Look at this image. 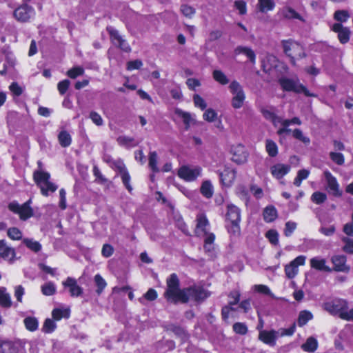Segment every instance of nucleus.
I'll use <instances>...</instances> for the list:
<instances>
[{
  "instance_id": "f257e3e1",
  "label": "nucleus",
  "mask_w": 353,
  "mask_h": 353,
  "mask_svg": "<svg viewBox=\"0 0 353 353\" xmlns=\"http://www.w3.org/2000/svg\"><path fill=\"white\" fill-rule=\"evenodd\" d=\"M166 285L167 288L164 292V297L168 302L173 303L178 302L187 303L186 288L180 289L179 279L175 273H172L167 279Z\"/></svg>"
},
{
  "instance_id": "f03ea898",
  "label": "nucleus",
  "mask_w": 353,
  "mask_h": 353,
  "mask_svg": "<svg viewBox=\"0 0 353 353\" xmlns=\"http://www.w3.org/2000/svg\"><path fill=\"white\" fill-rule=\"evenodd\" d=\"M50 174L45 171L34 170L33 179L37 185L40 188L43 196H48L50 193L54 192L58 186L50 181Z\"/></svg>"
},
{
  "instance_id": "7ed1b4c3",
  "label": "nucleus",
  "mask_w": 353,
  "mask_h": 353,
  "mask_svg": "<svg viewBox=\"0 0 353 353\" xmlns=\"http://www.w3.org/2000/svg\"><path fill=\"white\" fill-rule=\"evenodd\" d=\"M279 83L284 91L303 93L307 97H316V94L311 93L306 87L300 83L298 79L282 77L279 79Z\"/></svg>"
},
{
  "instance_id": "20e7f679",
  "label": "nucleus",
  "mask_w": 353,
  "mask_h": 353,
  "mask_svg": "<svg viewBox=\"0 0 353 353\" xmlns=\"http://www.w3.org/2000/svg\"><path fill=\"white\" fill-rule=\"evenodd\" d=\"M282 46L285 54L290 58V62L295 65V59H301L305 56L302 46L292 40L282 41Z\"/></svg>"
},
{
  "instance_id": "39448f33",
  "label": "nucleus",
  "mask_w": 353,
  "mask_h": 353,
  "mask_svg": "<svg viewBox=\"0 0 353 353\" xmlns=\"http://www.w3.org/2000/svg\"><path fill=\"white\" fill-rule=\"evenodd\" d=\"M324 309L333 316H337L342 319L343 314L349 309V303L343 299H335L330 302L325 303Z\"/></svg>"
},
{
  "instance_id": "423d86ee",
  "label": "nucleus",
  "mask_w": 353,
  "mask_h": 353,
  "mask_svg": "<svg viewBox=\"0 0 353 353\" xmlns=\"http://www.w3.org/2000/svg\"><path fill=\"white\" fill-rule=\"evenodd\" d=\"M229 90L232 94V105L235 109H239L243 106L245 99V94L241 85L236 81H232L230 85Z\"/></svg>"
},
{
  "instance_id": "0eeeda50",
  "label": "nucleus",
  "mask_w": 353,
  "mask_h": 353,
  "mask_svg": "<svg viewBox=\"0 0 353 353\" xmlns=\"http://www.w3.org/2000/svg\"><path fill=\"white\" fill-rule=\"evenodd\" d=\"M226 218L232 223L229 232L234 234H239L240 231L239 223L241 221L240 209L233 204L228 205Z\"/></svg>"
},
{
  "instance_id": "6e6552de",
  "label": "nucleus",
  "mask_w": 353,
  "mask_h": 353,
  "mask_svg": "<svg viewBox=\"0 0 353 353\" xmlns=\"http://www.w3.org/2000/svg\"><path fill=\"white\" fill-rule=\"evenodd\" d=\"M31 200H28L23 205H19L17 201L9 203L8 209L15 214L19 215L21 220H27L33 216V210L30 207Z\"/></svg>"
},
{
  "instance_id": "1a4fd4ad",
  "label": "nucleus",
  "mask_w": 353,
  "mask_h": 353,
  "mask_svg": "<svg viewBox=\"0 0 353 353\" xmlns=\"http://www.w3.org/2000/svg\"><path fill=\"white\" fill-rule=\"evenodd\" d=\"M187 302L190 300L203 301L210 296V292L201 286H192L186 288Z\"/></svg>"
},
{
  "instance_id": "9d476101",
  "label": "nucleus",
  "mask_w": 353,
  "mask_h": 353,
  "mask_svg": "<svg viewBox=\"0 0 353 353\" xmlns=\"http://www.w3.org/2000/svg\"><path fill=\"white\" fill-rule=\"evenodd\" d=\"M107 31L110 34L111 41L112 43L119 48L121 50L125 52L131 51L130 46L122 36L119 34V31L113 27H108Z\"/></svg>"
},
{
  "instance_id": "9b49d317",
  "label": "nucleus",
  "mask_w": 353,
  "mask_h": 353,
  "mask_svg": "<svg viewBox=\"0 0 353 353\" xmlns=\"http://www.w3.org/2000/svg\"><path fill=\"white\" fill-rule=\"evenodd\" d=\"M201 168L199 166H182L178 171V175L187 181H194L201 174Z\"/></svg>"
},
{
  "instance_id": "f8f14e48",
  "label": "nucleus",
  "mask_w": 353,
  "mask_h": 353,
  "mask_svg": "<svg viewBox=\"0 0 353 353\" xmlns=\"http://www.w3.org/2000/svg\"><path fill=\"white\" fill-rule=\"evenodd\" d=\"M13 14L18 21L27 22L34 15V9L32 6L25 3L18 7L14 11Z\"/></svg>"
},
{
  "instance_id": "ddd939ff",
  "label": "nucleus",
  "mask_w": 353,
  "mask_h": 353,
  "mask_svg": "<svg viewBox=\"0 0 353 353\" xmlns=\"http://www.w3.org/2000/svg\"><path fill=\"white\" fill-rule=\"evenodd\" d=\"M323 174L327 183L326 189L328 192L336 197L341 196L342 192L339 188V184L336 177L328 170H325Z\"/></svg>"
},
{
  "instance_id": "4468645a",
  "label": "nucleus",
  "mask_w": 353,
  "mask_h": 353,
  "mask_svg": "<svg viewBox=\"0 0 353 353\" xmlns=\"http://www.w3.org/2000/svg\"><path fill=\"white\" fill-rule=\"evenodd\" d=\"M306 257L303 255H300L292 261L288 265L285 267V272L288 279L294 278L298 273L299 266L303 265L305 262Z\"/></svg>"
},
{
  "instance_id": "2eb2a0df",
  "label": "nucleus",
  "mask_w": 353,
  "mask_h": 353,
  "mask_svg": "<svg viewBox=\"0 0 353 353\" xmlns=\"http://www.w3.org/2000/svg\"><path fill=\"white\" fill-rule=\"evenodd\" d=\"M331 262L333 264L332 271L348 273L350 270L345 255H334L331 257Z\"/></svg>"
},
{
  "instance_id": "dca6fc26",
  "label": "nucleus",
  "mask_w": 353,
  "mask_h": 353,
  "mask_svg": "<svg viewBox=\"0 0 353 353\" xmlns=\"http://www.w3.org/2000/svg\"><path fill=\"white\" fill-rule=\"evenodd\" d=\"M331 30L338 34V39L341 43L345 44L350 41L351 31L349 28L345 27L341 23H334Z\"/></svg>"
},
{
  "instance_id": "f3484780",
  "label": "nucleus",
  "mask_w": 353,
  "mask_h": 353,
  "mask_svg": "<svg viewBox=\"0 0 353 353\" xmlns=\"http://www.w3.org/2000/svg\"><path fill=\"white\" fill-rule=\"evenodd\" d=\"M15 256V250L8 245L5 240H0V259L11 263L14 260Z\"/></svg>"
},
{
  "instance_id": "a211bd4d",
  "label": "nucleus",
  "mask_w": 353,
  "mask_h": 353,
  "mask_svg": "<svg viewBox=\"0 0 353 353\" xmlns=\"http://www.w3.org/2000/svg\"><path fill=\"white\" fill-rule=\"evenodd\" d=\"M62 285L64 288H68L71 296L77 297L83 294V288L77 284L75 279L68 277L63 281Z\"/></svg>"
},
{
  "instance_id": "6ab92c4d",
  "label": "nucleus",
  "mask_w": 353,
  "mask_h": 353,
  "mask_svg": "<svg viewBox=\"0 0 353 353\" xmlns=\"http://www.w3.org/2000/svg\"><path fill=\"white\" fill-rule=\"evenodd\" d=\"M279 336V332L274 330H261L259 334V339L264 343L270 346H274L276 343V340Z\"/></svg>"
},
{
  "instance_id": "aec40b11",
  "label": "nucleus",
  "mask_w": 353,
  "mask_h": 353,
  "mask_svg": "<svg viewBox=\"0 0 353 353\" xmlns=\"http://www.w3.org/2000/svg\"><path fill=\"white\" fill-rule=\"evenodd\" d=\"M209 226V222L203 214H199L196 217V225L195 228V234L198 236H203L204 234H207L208 229Z\"/></svg>"
},
{
  "instance_id": "412c9836",
  "label": "nucleus",
  "mask_w": 353,
  "mask_h": 353,
  "mask_svg": "<svg viewBox=\"0 0 353 353\" xmlns=\"http://www.w3.org/2000/svg\"><path fill=\"white\" fill-rule=\"evenodd\" d=\"M290 170V166L287 164L277 163L270 168V172L272 175L277 179H282Z\"/></svg>"
},
{
  "instance_id": "4be33fe9",
  "label": "nucleus",
  "mask_w": 353,
  "mask_h": 353,
  "mask_svg": "<svg viewBox=\"0 0 353 353\" xmlns=\"http://www.w3.org/2000/svg\"><path fill=\"white\" fill-rule=\"evenodd\" d=\"M312 268L319 271H324L327 272H332V269L326 265V260L320 256L313 257L310 261Z\"/></svg>"
},
{
  "instance_id": "5701e85b",
  "label": "nucleus",
  "mask_w": 353,
  "mask_h": 353,
  "mask_svg": "<svg viewBox=\"0 0 353 353\" xmlns=\"http://www.w3.org/2000/svg\"><path fill=\"white\" fill-rule=\"evenodd\" d=\"M232 160L240 164L246 161L247 153L245 151V148L243 145H239L232 149Z\"/></svg>"
},
{
  "instance_id": "b1692460",
  "label": "nucleus",
  "mask_w": 353,
  "mask_h": 353,
  "mask_svg": "<svg viewBox=\"0 0 353 353\" xmlns=\"http://www.w3.org/2000/svg\"><path fill=\"white\" fill-rule=\"evenodd\" d=\"M176 114L182 119L184 125L185 129L188 130L190 125L195 123L194 115L191 114L188 112L183 111L182 110L177 109L175 111Z\"/></svg>"
},
{
  "instance_id": "393cba45",
  "label": "nucleus",
  "mask_w": 353,
  "mask_h": 353,
  "mask_svg": "<svg viewBox=\"0 0 353 353\" xmlns=\"http://www.w3.org/2000/svg\"><path fill=\"white\" fill-rule=\"evenodd\" d=\"M220 181L223 185L230 186L236 177V172L234 170L226 169L219 173Z\"/></svg>"
},
{
  "instance_id": "a878e982",
  "label": "nucleus",
  "mask_w": 353,
  "mask_h": 353,
  "mask_svg": "<svg viewBox=\"0 0 353 353\" xmlns=\"http://www.w3.org/2000/svg\"><path fill=\"white\" fill-rule=\"evenodd\" d=\"M278 14L288 19H296L302 20L301 16L295 10L289 6H285L280 9Z\"/></svg>"
},
{
  "instance_id": "bb28decb",
  "label": "nucleus",
  "mask_w": 353,
  "mask_h": 353,
  "mask_svg": "<svg viewBox=\"0 0 353 353\" xmlns=\"http://www.w3.org/2000/svg\"><path fill=\"white\" fill-rule=\"evenodd\" d=\"M234 52L236 54H245L252 64H254L256 62V54L249 47L239 46L236 48Z\"/></svg>"
},
{
  "instance_id": "cd10ccee",
  "label": "nucleus",
  "mask_w": 353,
  "mask_h": 353,
  "mask_svg": "<svg viewBox=\"0 0 353 353\" xmlns=\"http://www.w3.org/2000/svg\"><path fill=\"white\" fill-rule=\"evenodd\" d=\"M12 305V302L10 294L7 292L5 287H0V306L4 308H9Z\"/></svg>"
},
{
  "instance_id": "c85d7f7f",
  "label": "nucleus",
  "mask_w": 353,
  "mask_h": 353,
  "mask_svg": "<svg viewBox=\"0 0 353 353\" xmlns=\"http://www.w3.org/2000/svg\"><path fill=\"white\" fill-rule=\"evenodd\" d=\"M200 192L206 199H210L212 197L214 194V188L210 180L203 181L200 188Z\"/></svg>"
},
{
  "instance_id": "c756f323",
  "label": "nucleus",
  "mask_w": 353,
  "mask_h": 353,
  "mask_svg": "<svg viewBox=\"0 0 353 353\" xmlns=\"http://www.w3.org/2000/svg\"><path fill=\"white\" fill-rule=\"evenodd\" d=\"M277 216V210L273 205L267 206L263 210V219L267 223L274 221Z\"/></svg>"
},
{
  "instance_id": "7c9ffc66",
  "label": "nucleus",
  "mask_w": 353,
  "mask_h": 353,
  "mask_svg": "<svg viewBox=\"0 0 353 353\" xmlns=\"http://www.w3.org/2000/svg\"><path fill=\"white\" fill-rule=\"evenodd\" d=\"M70 310L68 308H55L52 312V316L54 321H60L61 319H68Z\"/></svg>"
},
{
  "instance_id": "2f4dec72",
  "label": "nucleus",
  "mask_w": 353,
  "mask_h": 353,
  "mask_svg": "<svg viewBox=\"0 0 353 353\" xmlns=\"http://www.w3.org/2000/svg\"><path fill=\"white\" fill-rule=\"evenodd\" d=\"M317 340L313 336L307 338L305 343L301 345V348L307 352H314L317 349Z\"/></svg>"
},
{
  "instance_id": "473e14b6",
  "label": "nucleus",
  "mask_w": 353,
  "mask_h": 353,
  "mask_svg": "<svg viewBox=\"0 0 353 353\" xmlns=\"http://www.w3.org/2000/svg\"><path fill=\"white\" fill-rule=\"evenodd\" d=\"M119 145L125 148L137 146L139 143L135 142L134 139L127 136H119L117 139Z\"/></svg>"
},
{
  "instance_id": "72a5a7b5",
  "label": "nucleus",
  "mask_w": 353,
  "mask_h": 353,
  "mask_svg": "<svg viewBox=\"0 0 353 353\" xmlns=\"http://www.w3.org/2000/svg\"><path fill=\"white\" fill-rule=\"evenodd\" d=\"M258 8L261 12H266L274 10L275 3L274 0H258Z\"/></svg>"
},
{
  "instance_id": "f704fd0d",
  "label": "nucleus",
  "mask_w": 353,
  "mask_h": 353,
  "mask_svg": "<svg viewBox=\"0 0 353 353\" xmlns=\"http://www.w3.org/2000/svg\"><path fill=\"white\" fill-rule=\"evenodd\" d=\"M0 352L1 353H17V347L11 341H0Z\"/></svg>"
},
{
  "instance_id": "c9c22d12",
  "label": "nucleus",
  "mask_w": 353,
  "mask_h": 353,
  "mask_svg": "<svg viewBox=\"0 0 353 353\" xmlns=\"http://www.w3.org/2000/svg\"><path fill=\"white\" fill-rule=\"evenodd\" d=\"M58 139L60 145L63 148L68 147L72 142L71 136L65 130H62L59 132Z\"/></svg>"
},
{
  "instance_id": "e433bc0d",
  "label": "nucleus",
  "mask_w": 353,
  "mask_h": 353,
  "mask_svg": "<svg viewBox=\"0 0 353 353\" xmlns=\"http://www.w3.org/2000/svg\"><path fill=\"white\" fill-rule=\"evenodd\" d=\"M265 150L268 155L271 157H275L278 154L277 145L271 139H267L265 141Z\"/></svg>"
},
{
  "instance_id": "4c0bfd02",
  "label": "nucleus",
  "mask_w": 353,
  "mask_h": 353,
  "mask_svg": "<svg viewBox=\"0 0 353 353\" xmlns=\"http://www.w3.org/2000/svg\"><path fill=\"white\" fill-rule=\"evenodd\" d=\"M23 243L28 248L34 252H38L41 250V245L32 239H23Z\"/></svg>"
},
{
  "instance_id": "58836bf2",
  "label": "nucleus",
  "mask_w": 353,
  "mask_h": 353,
  "mask_svg": "<svg viewBox=\"0 0 353 353\" xmlns=\"http://www.w3.org/2000/svg\"><path fill=\"white\" fill-rule=\"evenodd\" d=\"M27 330L33 332L37 330L39 322L35 317L28 316L23 320Z\"/></svg>"
},
{
  "instance_id": "ea45409f",
  "label": "nucleus",
  "mask_w": 353,
  "mask_h": 353,
  "mask_svg": "<svg viewBox=\"0 0 353 353\" xmlns=\"http://www.w3.org/2000/svg\"><path fill=\"white\" fill-rule=\"evenodd\" d=\"M212 75L214 79L221 85H226L229 83V79L221 70H214Z\"/></svg>"
},
{
  "instance_id": "a19ab883",
  "label": "nucleus",
  "mask_w": 353,
  "mask_h": 353,
  "mask_svg": "<svg viewBox=\"0 0 353 353\" xmlns=\"http://www.w3.org/2000/svg\"><path fill=\"white\" fill-rule=\"evenodd\" d=\"M350 18V14L348 11L345 10H336L334 14V19L339 21V23L346 22Z\"/></svg>"
},
{
  "instance_id": "79ce46f5",
  "label": "nucleus",
  "mask_w": 353,
  "mask_h": 353,
  "mask_svg": "<svg viewBox=\"0 0 353 353\" xmlns=\"http://www.w3.org/2000/svg\"><path fill=\"white\" fill-rule=\"evenodd\" d=\"M313 316L309 311H302L300 312L298 318V325L301 327L305 325L310 320L312 319Z\"/></svg>"
},
{
  "instance_id": "37998d69",
  "label": "nucleus",
  "mask_w": 353,
  "mask_h": 353,
  "mask_svg": "<svg viewBox=\"0 0 353 353\" xmlns=\"http://www.w3.org/2000/svg\"><path fill=\"white\" fill-rule=\"evenodd\" d=\"M158 156L155 151L150 152L149 154V167L154 172H158L159 169L157 166Z\"/></svg>"
},
{
  "instance_id": "c03bdc74",
  "label": "nucleus",
  "mask_w": 353,
  "mask_h": 353,
  "mask_svg": "<svg viewBox=\"0 0 353 353\" xmlns=\"http://www.w3.org/2000/svg\"><path fill=\"white\" fill-rule=\"evenodd\" d=\"M326 199V194L321 192H315L311 196V201L317 205L324 203Z\"/></svg>"
},
{
  "instance_id": "a18cd8bd",
  "label": "nucleus",
  "mask_w": 353,
  "mask_h": 353,
  "mask_svg": "<svg viewBox=\"0 0 353 353\" xmlns=\"http://www.w3.org/2000/svg\"><path fill=\"white\" fill-rule=\"evenodd\" d=\"M57 327V325L54 322V320L47 319L44 321L42 330L45 333H52L54 331Z\"/></svg>"
},
{
  "instance_id": "49530a36",
  "label": "nucleus",
  "mask_w": 353,
  "mask_h": 353,
  "mask_svg": "<svg viewBox=\"0 0 353 353\" xmlns=\"http://www.w3.org/2000/svg\"><path fill=\"white\" fill-rule=\"evenodd\" d=\"M122 179V182L125 185V188L131 192L132 190V187L130 183V176L127 169L124 170L121 172L119 173Z\"/></svg>"
},
{
  "instance_id": "de8ad7c7",
  "label": "nucleus",
  "mask_w": 353,
  "mask_h": 353,
  "mask_svg": "<svg viewBox=\"0 0 353 353\" xmlns=\"http://www.w3.org/2000/svg\"><path fill=\"white\" fill-rule=\"evenodd\" d=\"M292 135L296 139L299 140L305 145H308L310 143V138L305 136L300 129H294L292 131Z\"/></svg>"
},
{
  "instance_id": "09e8293b",
  "label": "nucleus",
  "mask_w": 353,
  "mask_h": 353,
  "mask_svg": "<svg viewBox=\"0 0 353 353\" xmlns=\"http://www.w3.org/2000/svg\"><path fill=\"white\" fill-rule=\"evenodd\" d=\"M275 110L276 108L273 106H270L269 108H263L261 109V112L262 113L264 118L267 120L272 121L275 116Z\"/></svg>"
},
{
  "instance_id": "8fccbe9b",
  "label": "nucleus",
  "mask_w": 353,
  "mask_h": 353,
  "mask_svg": "<svg viewBox=\"0 0 353 353\" xmlns=\"http://www.w3.org/2000/svg\"><path fill=\"white\" fill-rule=\"evenodd\" d=\"M94 282L97 286V293L100 294L105 288L107 283L102 278V276L99 274L94 276Z\"/></svg>"
},
{
  "instance_id": "3c124183",
  "label": "nucleus",
  "mask_w": 353,
  "mask_h": 353,
  "mask_svg": "<svg viewBox=\"0 0 353 353\" xmlns=\"http://www.w3.org/2000/svg\"><path fill=\"white\" fill-rule=\"evenodd\" d=\"M342 241L345 243L342 250L347 254H353V239L348 237H343Z\"/></svg>"
},
{
  "instance_id": "603ef678",
  "label": "nucleus",
  "mask_w": 353,
  "mask_h": 353,
  "mask_svg": "<svg viewBox=\"0 0 353 353\" xmlns=\"http://www.w3.org/2000/svg\"><path fill=\"white\" fill-rule=\"evenodd\" d=\"M41 292L46 296H51L56 292V287L54 283L49 282L41 287Z\"/></svg>"
},
{
  "instance_id": "864d4df0",
  "label": "nucleus",
  "mask_w": 353,
  "mask_h": 353,
  "mask_svg": "<svg viewBox=\"0 0 353 353\" xmlns=\"http://www.w3.org/2000/svg\"><path fill=\"white\" fill-rule=\"evenodd\" d=\"M193 102L196 108L203 110L207 107V103L205 100L198 94H194L192 97Z\"/></svg>"
},
{
  "instance_id": "5fc2aeb1",
  "label": "nucleus",
  "mask_w": 353,
  "mask_h": 353,
  "mask_svg": "<svg viewBox=\"0 0 353 353\" xmlns=\"http://www.w3.org/2000/svg\"><path fill=\"white\" fill-rule=\"evenodd\" d=\"M233 330L235 333L241 335H245L248 332V327L243 323L237 322L233 325Z\"/></svg>"
},
{
  "instance_id": "6e6d98bb",
  "label": "nucleus",
  "mask_w": 353,
  "mask_h": 353,
  "mask_svg": "<svg viewBox=\"0 0 353 353\" xmlns=\"http://www.w3.org/2000/svg\"><path fill=\"white\" fill-rule=\"evenodd\" d=\"M8 236L13 240H20L22 238V232L17 228L12 227L8 230Z\"/></svg>"
},
{
  "instance_id": "4d7b16f0",
  "label": "nucleus",
  "mask_w": 353,
  "mask_h": 353,
  "mask_svg": "<svg viewBox=\"0 0 353 353\" xmlns=\"http://www.w3.org/2000/svg\"><path fill=\"white\" fill-rule=\"evenodd\" d=\"M203 119L208 122H213L217 118V113L212 108L205 110L203 115Z\"/></svg>"
},
{
  "instance_id": "13d9d810",
  "label": "nucleus",
  "mask_w": 353,
  "mask_h": 353,
  "mask_svg": "<svg viewBox=\"0 0 353 353\" xmlns=\"http://www.w3.org/2000/svg\"><path fill=\"white\" fill-rule=\"evenodd\" d=\"M181 11L185 17L188 18H192L196 12V10L193 7L187 4L181 6Z\"/></svg>"
},
{
  "instance_id": "bf43d9fd",
  "label": "nucleus",
  "mask_w": 353,
  "mask_h": 353,
  "mask_svg": "<svg viewBox=\"0 0 353 353\" xmlns=\"http://www.w3.org/2000/svg\"><path fill=\"white\" fill-rule=\"evenodd\" d=\"M266 237L268 239L269 241L276 245L279 243V234L274 230H270L266 232Z\"/></svg>"
},
{
  "instance_id": "052dcab7",
  "label": "nucleus",
  "mask_w": 353,
  "mask_h": 353,
  "mask_svg": "<svg viewBox=\"0 0 353 353\" xmlns=\"http://www.w3.org/2000/svg\"><path fill=\"white\" fill-rule=\"evenodd\" d=\"M330 157L334 163L339 165H341L344 163V156L341 153L331 152L330 153Z\"/></svg>"
},
{
  "instance_id": "680f3d73",
  "label": "nucleus",
  "mask_w": 353,
  "mask_h": 353,
  "mask_svg": "<svg viewBox=\"0 0 353 353\" xmlns=\"http://www.w3.org/2000/svg\"><path fill=\"white\" fill-rule=\"evenodd\" d=\"M168 330L172 332L173 333H174V334L180 337H183L185 336V330L183 327L178 325H170L168 327Z\"/></svg>"
},
{
  "instance_id": "e2e57ef3",
  "label": "nucleus",
  "mask_w": 353,
  "mask_h": 353,
  "mask_svg": "<svg viewBox=\"0 0 353 353\" xmlns=\"http://www.w3.org/2000/svg\"><path fill=\"white\" fill-rule=\"evenodd\" d=\"M296 228V223L293 221H288L285 223V229H284V234L285 236H290L292 235L293 232Z\"/></svg>"
},
{
  "instance_id": "0e129e2a",
  "label": "nucleus",
  "mask_w": 353,
  "mask_h": 353,
  "mask_svg": "<svg viewBox=\"0 0 353 353\" xmlns=\"http://www.w3.org/2000/svg\"><path fill=\"white\" fill-rule=\"evenodd\" d=\"M110 168L117 170L119 173L127 169L123 161L119 159L112 161V164H111Z\"/></svg>"
},
{
  "instance_id": "69168bd1",
  "label": "nucleus",
  "mask_w": 353,
  "mask_h": 353,
  "mask_svg": "<svg viewBox=\"0 0 353 353\" xmlns=\"http://www.w3.org/2000/svg\"><path fill=\"white\" fill-rule=\"evenodd\" d=\"M240 292L239 291H232L230 293L229 297L232 299V301H230L228 304L230 306L236 305L240 301Z\"/></svg>"
},
{
  "instance_id": "338daca9",
  "label": "nucleus",
  "mask_w": 353,
  "mask_h": 353,
  "mask_svg": "<svg viewBox=\"0 0 353 353\" xmlns=\"http://www.w3.org/2000/svg\"><path fill=\"white\" fill-rule=\"evenodd\" d=\"M90 118L91 119L92 122L98 126H101L103 124L102 117L96 112H91L90 114Z\"/></svg>"
},
{
  "instance_id": "774afa93",
  "label": "nucleus",
  "mask_w": 353,
  "mask_h": 353,
  "mask_svg": "<svg viewBox=\"0 0 353 353\" xmlns=\"http://www.w3.org/2000/svg\"><path fill=\"white\" fill-rule=\"evenodd\" d=\"M70 84V82L68 79L63 80L58 83L57 88L61 94L63 95L66 92Z\"/></svg>"
}]
</instances>
